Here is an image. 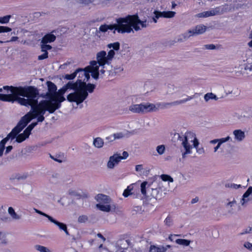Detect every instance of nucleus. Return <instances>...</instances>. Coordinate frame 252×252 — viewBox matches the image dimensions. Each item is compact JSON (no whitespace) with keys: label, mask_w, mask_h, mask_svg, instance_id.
Wrapping results in <instances>:
<instances>
[{"label":"nucleus","mask_w":252,"mask_h":252,"mask_svg":"<svg viewBox=\"0 0 252 252\" xmlns=\"http://www.w3.org/2000/svg\"><path fill=\"white\" fill-rule=\"evenodd\" d=\"M34 101L31 110L21 118L17 126L12 129L11 132L15 137L27 126L31 120L36 118L37 114H45L46 111L52 114L58 109L57 105L54 104L53 102L49 100H42L38 102L37 99L35 100Z\"/></svg>","instance_id":"obj_1"},{"label":"nucleus","mask_w":252,"mask_h":252,"mask_svg":"<svg viewBox=\"0 0 252 252\" xmlns=\"http://www.w3.org/2000/svg\"><path fill=\"white\" fill-rule=\"evenodd\" d=\"M82 83L84 84L83 89H80V93H72L67 96V100L69 102H75L77 104L83 102L88 96V92L92 93L94 92L95 86L94 84L88 83L82 81Z\"/></svg>","instance_id":"obj_2"},{"label":"nucleus","mask_w":252,"mask_h":252,"mask_svg":"<svg viewBox=\"0 0 252 252\" xmlns=\"http://www.w3.org/2000/svg\"><path fill=\"white\" fill-rule=\"evenodd\" d=\"M14 92L18 94V96L20 95L34 100L38 99V91L34 86L16 87L14 88Z\"/></svg>","instance_id":"obj_3"},{"label":"nucleus","mask_w":252,"mask_h":252,"mask_svg":"<svg viewBox=\"0 0 252 252\" xmlns=\"http://www.w3.org/2000/svg\"><path fill=\"white\" fill-rule=\"evenodd\" d=\"M117 24L107 25V30H115L118 32L130 33L132 30L126 24V17H120L116 19Z\"/></svg>","instance_id":"obj_4"},{"label":"nucleus","mask_w":252,"mask_h":252,"mask_svg":"<svg viewBox=\"0 0 252 252\" xmlns=\"http://www.w3.org/2000/svg\"><path fill=\"white\" fill-rule=\"evenodd\" d=\"M126 24L133 31V29L138 31L140 30L139 25L141 26L142 28L146 27V21H141L137 14L134 15H128L126 16Z\"/></svg>","instance_id":"obj_5"},{"label":"nucleus","mask_w":252,"mask_h":252,"mask_svg":"<svg viewBox=\"0 0 252 252\" xmlns=\"http://www.w3.org/2000/svg\"><path fill=\"white\" fill-rule=\"evenodd\" d=\"M157 109L155 105L153 104H133L131 105L129 110L133 113H144L155 111Z\"/></svg>","instance_id":"obj_6"},{"label":"nucleus","mask_w":252,"mask_h":252,"mask_svg":"<svg viewBox=\"0 0 252 252\" xmlns=\"http://www.w3.org/2000/svg\"><path fill=\"white\" fill-rule=\"evenodd\" d=\"M16 87L5 86H3V88L6 90L7 93L10 92L11 94H0V100L6 102H13L16 100L17 98L18 94H16L14 92V88Z\"/></svg>","instance_id":"obj_7"},{"label":"nucleus","mask_w":252,"mask_h":252,"mask_svg":"<svg viewBox=\"0 0 252 252\" xmlns=\"http://www.w3.org/2000/svg\"><path fill=\"white\" fill-rule=\"evenodd\" d=\"M66 89L63 86L61 89L56 92L55 95L53 103L55 105H57L58 109L61 106V103L65 100L63 94L66 92Z\"/></svg>","instance_id":"obj_8"},{"label":"nucleus","mask_w":252,"mask_h":252,"mask_svg":"<svg viewBox=\"0 0 252 252\" xmlns=\"http://www.w3.org/2000/svg\"><path fill=\"white\" fill-rule=\"evenodd\" d=\"M47 85L48 91L46 94V98L49 99L48 100L53 102L57 92V87L54 83L50 81L47 82Z\"/></svg>","instance_id":"obj_9"},{"label":"nucleus","mask_w":252,"mask_h":252,"mask_svg":"<svg viewBox=\"0 0 252 252\" xmlns=\"http://www.w3.org/2000/svg\"><path fill=\"white\" fill-rule=\"evenodd\" d=\"M64 86L66 90L71 89L75 91L74 93H80V89H83L84 86V84L82 83V80L78 79L75 83L69 81Z\"/></svg>","instance_id":"obj_10"},{"label":"nucleus","mask_w":252,"mask_h":252,"mask_svg":"<svg viewBox=\"0 0 252 252\" xmlns=\"http://www.w3.org/2000/svg\"><path fill=\"white\" fill-rule=\"evenodd\" d=\"M96 60L99 66H104L106 64H110L111 62L107 58L106 52L104 51H101L96 54Z\"/></svg>","instance_id":"obj_11"},{"label":"nucleus","mask_w":252,"mask_h":252,"mask_svg":"<svg viewBox=\"0 0 252 252\" xmlns=\"http://www.w3.org/2000/svg\"><path fill=\"white\" fill-rule=\"evenodd\" d=\"M52 47L47 44L41 43V51L43 52L41 55L38 56V60H43L48 58V50H51Z\"/></svg>","instance_id":"obj_12"},{"label":"nucleus","mask_w":252,"mask_h":252,"mask_svg":"<svg viewBox=\"0 0 252 252\" xmlns=\"http://www.w3.org/2000/svg\"><path fill=\"white\" fill-rule=\"evenodd\" d=\"M122 159V156L119 154H114L110 157L107 163V166L110 168H113L116 164H118Z\"/></svg>","instance_id":"obj_13"},{"label":"nucleus","mask_w":252,"mask_h":252,"mask_svg":"<svg viewBox=\"0 0 252 252\" xmlns=\"http://www.w3.org/2000/svg\"><path fill=\"white\" fill-rule=\"evenodd\" d=\"M15 137L13 135V134L10 132L9 134H7L6 137L3 138L0 142V157L2 156L3 155L6 143L9 139H11V140H13Z\"/></svg>","instance_id":"obj_14"},{"label":"nucleus","mask_w":252,"mask_h":252,"mask_svg":"<svg viewBox=\"0 0 252 252\" xmlns=\"http://www.w3.org/2000/svg\"><path fill=\"white\" fill-rule=\"evenodd\" d=\"M16 100H17L18 103L21 105L25 106L26 107L31 106V108L35 102L34 99H30L29 98H25L23 97H18V96H17Z\"/></svg>","instance_id":"obj_15"},{"label":"nucleus","mask_w":252,"mask_h":252,"mask_svg":"<svg viewBox=\"0 0 252 252\" xmlns=\"http://www.w3.org/2000/svg\"><path fill=\"white\" fill-rule=\"evenodd\" d=\"M49 220L51 222L54 223L55 224L57 225L60 228V229L63 230L67 235H69V233L67 230L66 224L56 220L52 217H49Z\"/></svg>","instance_id":"obj_16"},{"label":"nucleus","mask_w":252,"mask_h":252,"mask_svg":"<svg viewBox=\"0 0 252 252\" xmlns=\"http://www.w3.org/2000/svg\"><path fill=\"white\" fill-rule=\"evenodd\" d=\"M206 30V26L203 25H199L196 26L194 30H192V31H189V32L190 33L189 36L192 35L194 34H200L204 33L205 32Z\"/></svg>","instance_id":"obj_17"},{"label":"nucleus","mask_w":252,"mask_h":252,"mask_svg":"<svg viewBox=\"0 0 252 252\" xmlns=\"http://www.w3.org/2000/svg\"><path fill=\"white\" fill-rule=\"evenodd\" d=\"M219 13V7H217L215 9H212L210 11H206L200 13L198 14L199 17H208L215 16Z\"/></svg>","instance_id":"obj_18"},{"label":"nucleus","mask_w":252,"mask_h":252,"mask_svg":"<svg viewBox=\"0 0 252 252\" xmlns=\"http://www.w3.org/2000/svg\"><path fill=\"white\" fill-rule=\"evenodd\" d=\"M56 39V36L51 33H47L45 34L41 39V43L47 44L48 43L53 42Z\"/></svg>","instance_id":"obj_19"},{"label":"nucleus","mask_w":252,"mask_h":252,"mask_svg":"<svg viewBox=\"0 0 252 252\" xmlns=\"http://www.w3.org/2000/svg\"><path fill=\"white\" fill-rule=\"evenodd\" d=\"M78 70L79 71H80L81 74H82V76H84V78L81 79L82 81L85 82L88 81L90 78V72H89V69H87V67H86L84 69L78 68Z\"/></svg>","instance_id":"obj_20"},{"label":"nucleus","mask_w":252,"mask_h":252,"mask_svg":"<svg viewBox=\"0 0 252 252\" xmlns=\"http://www.w3.org/2000/svg\"><path fill=\"white\" fill-rule=\"evenodd\" d=\"M189 134H190V133H186V135L184 137L185 139L183 141V143H182V144L186 150V153H191V151H190L191 146H190V144L189 143L188 140V136Z\"/></svg>","instance_id":"obj_21"},{"label":"nucleus","mask_w":252,"mask_h":252,"mask_svg":"<svg viewBox=\"0 0 252 252\" xmlns=\"http://www.w3.org/2000/svg\"><path fill=\"white\" fill-rule=\"evenodd\" d=\"M89 72L91 73L92 76L95 79H97L99 77V67H87Z\"/></svg>","instance_id":"obj_22"},{"label":"nucleus","mask_w":252,"mask_h":252,"mask_svg":"<svg viewBox=\"0 0 252 252\" xmlns=\"http://www.w3.org/2000/svg\"><path fill=\"white\" fill-rule=\"evenodd\" d=\"M96 200L100 203H108L109 197L107 195L98 194L96 197Z\"/></svg>","instance_id":"obj_23"},{"label":"nucleus","mask_w":252,"mask_h":252,"mask_svg":"<svg viewBox=\"0 0 252 252\" xmlns=\"http://www.w3.org/2000/svg\"><path fill=\"white\" fill-rule=\"evenodd\" d=\"M235 138L241 141L245 138V133L240 129L235 130L233 131Z\"/></svg>","instance_id":"obj_24"},{"label":"nucleus","mask_w":252,"mask_h":252,"mask_svg":"<svg viewBox=\"0 0 252 252\" xmlns=\"http://www.w3.org/2000/svg\"><path fill=\"white\" fill-rule=\"evenodd\" d=\"M37 125V122H33L31 123L28 127L24 130L25 134L29 137L31 133V131L33 128Z\"/></svg>","instance_id":"obj_25"},{"label":"nucleus","mask_w":252,"mask_h":252,"mask_svg":"<svg viewBox=\"0 0 252 252\" xmlns=\"http://www.w3.org/2000/svg\"><path fill=\"white\" fill-rule=\"evenodd\" d=\"M29 136L25 134V132H23V133H21L18 134V133L16 135L15 137L14 138H16V142L17 143H21L26 140V138H28Z\"/></svg>","instance_id":"obj_26"},{"label":"nucleus","mask_w":252,"mask_h":252,"mask_svg":"<svg viewBox=\"0 0 252 252\" xmlns=\"http://www.w3.org/2000/svg\"><path fill=\"white\" fill-rule=\"evenodd\" d=\"M93 143L95 147L97 148H101L103 146L104 142L101 138L97 137L94 139Z\"/></svg>","instance_id":"obj_27"},{"label":"nucleus","mask_w":252,"mask_h":252,"mask_svg":"<svg viewBox=\"0 0 252 252\" xmlns=\"http://www.w3.org/2000/svg\"><path fill=\"white\" fill-rule=\"evenodd\" d=\"M96 206L97 208L102 211L108 212L111 210V207L109 205H105L100 204H97Z\"/></svg>","instance_id":"obj_28"},{"label":"nucleus","mask_w":252,"mask_h":252,"mask_svg":"<svg viewBox=\"0 0 252 252\" xmlns=\"http://www.w3.org/2000/svg\"><path fill=\"white\" fill-rule=\"evenodd\" d=\"M176 243L179 245L188 246L190 244V241L187 239H177L175 241Z\"/></svg>","instance_id":"obj_29"},{"label":"nucleus","mask_w":252,"mask_h":252,"mask_svg":"<svg viewBox=\"0 0 252 252\" xmlns=\"http://www.w3.org/2000/svg\"><path fill=\"white\" fill-rule=\"evenodd\" d=\"M8 212L13 219L15 220L20 219V217L15 213L12 207H9L8 209Z\"/></svg>","instance_id":"obj_30"},{"label":"nucleus","mask_w":252,"mask_h":252,"mask_svg":"<svg viewBox=\"0 0 252 252\" xmlns=\"http://www.w3.org/2000/svg\"><path fill=\"white\" fill-rule=\"evenodd\" d=\"M11 17V16L10 15H6L3 17H0V23L4 24L9 23Z\"/></svg>","instance_id":"obj_31"},{"label":"nucleus","mask_w":252,"mask_h":252,"mask_svg":"<svg viewBox=\"0 0 252 252\" xmlns=\"http://www.w3.org/2000/svg\"><path fill=\"white\" fill-rule=\"evenodd\" d=\"M176 13L174 11H163V17L164 18H172L173 17Z\"/></svg>","instance_id":"obj_32"},{"label":"nucleus","mask_w":252,"mask_h":252,"mask_svg":"<svg viewBox=\"0 0 252 252\" xmlns=\"http://www.w3.org/2000/svg\"><path fill=\"white\" fill-rule=\"evenodd\" d=\"M160 178L162 181L164 182L169 181L170 182H173V179L169 175L167 174H162L160 176Z\"/></svg>","instance_id":"obj_33"},{"label":"nucleus","mask_w":252,"mask_h":252,"mask_svg":"<svg viewBox=\"0 0 252 252\" xmlns=\"http://www.w3.org/2000/svg\"><path fill=\"white\" fill-rule=\"evenodd\" d=\"M78 71L79 70L78 69H77L73 73H71L70 74H66L65 75L64 78L67 80H72L76 76Z\"/></svg>","instance_id":"obj_34"},{"label":"nucleus","mask_w":252,"mask_h":252,"mask_svg":"<svg viewBox=\"0 0 252 252\" xmlns=\"http://www.w3.org/2000/svg\"><path fill=\"white\" fill-rule=\"evenodd\" d=\"M108 47L109 48H113V50L118 51L120 49V43L118 42L110 43L108 45Z\"/></svg>","instance_id":"obj_35"},{"label":"nucleus","mask_w":252,"mask_h":252,"mask_svg":"<svg viewBox=\"0 0 252 252\" xmlns=\"http://www.w3.org/2000/svg\"><path fill=\"white\" fill-rule=\"evenodd\" d=\"M216 95L210 93L206 94L204 96V99L206 101H208L210 99H216Z\"/></svg>","instance_id":"obj_36"},{"label":"nucleus","mask_w":252,"mask_h":252,"mask_svg":"<svg viewBox=\"0 0 252 252\" xmlns=\"http://www.w3.org/2000/svg\"><path fill=\"white\" fill-rule=\"evenodd\" d=\"M229 137H227L224 138H221L220 139V141L218 143V145L214 148V152H216L219 148L220 147L221 143L227 141L229 139Z\"/></svg>","instance_id":"obj_37"},{"label":"nucleus","mask_w":252,"mask_h":252,"mask_svg":"<svg viewBox=\"0 0 252 252\" xmlns=\"http://www.w3.org/2000/svg\"><path fill=\"white\" fill-rule=\"evenodd\" d=\"M36 247L37 250L40 252H51V251L45 247L40 245H37Z\"/></svg>","instance_id":"obj_38"},{"label":"nucleus","mask_w":252,"mask_h":252,"mask_svg":"<svg viewBox=\"0 0 252 252\" xmlns=\"http://www.w3.org/2000/svg\"><path fill=\"white\" fill-rule=\"evenodd\" d=\"M12 31V29L8 27L0 26V33L8 32Z\"/></svg>","instance_id":"obj_39"},{"label":"nucleus","mask_w":252,"mask_h":252,"mask_svg":"<svg viewBox=\"0 0 252 252\" xmlns=\"http://www.w3.org/2000/svg\"><path fill=\"white\" fill-rule=\"evenodd\" d=\"M132 190L131 188H130L129 186H128L127 188L124 190L123 195L124 197H128L130 194H131V190Z\"/></svg>","instance_id":"obj_40"},{"label":"nucleus","mask_w":252,"mask_h":252,"mask_svg":"<svg viewBox=\"0 0 252 252\" xmlns=\"http://www.w3.org/2000/svg\"><path fill=\"white\" fill-rule=\"evenodd\" d=\"M147 184V182L145 181L141 184V191L142 194L146 195V186Z\"/></svg>","instance_id":"obj_41"},{"label":"nucleus","mask_w":252,"mask_h":252,"mask_svg":"<svg viewBox=\"0 0 252 252\" xmlns=\"http://www.w3.org/2000/svg\"><path fill=\"white\" fill-rule=\"evenodd\" d=\"M157 152L159 155L163 154L164 153V151H165V147H164V146L163 145L158 146L157 147Z\"/></svg>","instance_id":"obj_42"},{"label":"nucleus","mask_w":252,"mask_h":252,"mask_svg":"<svg viewBox=\"0 0 252 252\" xmlns=\"http://www.w3.org/2000/svg\"><path fill=\"white\" fill-rule=\"evenodd\" d=\"M149 252H163L161 249L155 246H151L149 250Z\"/></svg>","instance_id":"obj_43"},{"label":"nucleus","mask_w":252,"mask_h":252,"mask_svg":"<svg viewBox=\"0 0 252 252\" xmlns=\"http://www.w3.org/2000/svg\"><path fill=\"white\" fill-rule=\"evenodd\" d=\"M115 54V53L113 50H110L108 52L107 57V58L108 59L109 61L110 62L112 60L113 58H114Z\"/></svg>","instance_id":"obj_44"},{"label":"nucleus","mask_w":252,"mask_h":252,"mask_svg":"<svg viewBox=\"0 0 252 252\" xmlns=\"http://www.w3.org/2000/svg\"><path fill=\"white\" fill-rule=\"evenodd\" d=\"M88 220V218L86 215H82L79 217L78 218V222L80 223H84L86 222Z\"/></svg>","instance_id":"obj_45"},{"label":"nucleus","mask_w":252,"mask_h":252,"mask_svg":"<svg viewBox=\"0 0 252 252\" xmlns=\"http://www.w3.org/2000/svg\"><path fill=\"white\" fill-rule=\"evenodd\" d=\"M252 192V187H250L248 188L247 190L244 193V194L243 195V198H247L248 197L250 194Z\"/></svg>","instance_id":"obj_46"},{"label":"nucleus","mask_w":252,"mask_h":252,"mask_svg":"<svg viewBox=\"0 0 252 252\" xmlns=\"http://www.w3.org/2000/svg\"><path fill=\"white\" fill-rule=\"evenodd\" d=\"M172 222V220L171 218L169 216H168L164 220L165 224L169 226L171 225Z\"/></svg>","instance_id":"obj_47"},{"label":"nucleus","mask_w":252,"mask_h":252,"mask_svg":"<svg viewBox=\"0 0 252 252\" xmlns=\"http://www.w3.org/2000/svg\"><path fill=\"white\" fill-rule=\"evenodd\" d=\"M99 31H100L101 32H106L108 31L107 25L106 24L101 25L99 28Z\"/></svg>","instance_id":"obj_48"},{"label":"nucleus","mask_w":252,"mask_h":252,"mask_svg":"<svg viewBox=\"0 0 252 252\" xmlns=\"http://www.w3.org/2000/svg\"><path fill=\"white\" fill-rule=\"evenodd\" d=\"M44 114H37V120L38 122H42L45 120V117L44 116Z\"/></svg>","instance_id":"obj_49"},{"label":"nucleus","mask_w":252,"mask_h":252,"mask_svg":"<svg viewBox=\"0 0 252 252\" xmlns=\"http://www.w3.org/2000/svg\"><path fill=\"white\" fill-rule=\"evenodd\" d=\"M114 137V140L116 139H120L124 136V134L122 132L114 133L113 135Z\"/></svg>","instance_id":"obj_50"},{"label":"nucleus","mask_w":252,"mask_h":252,"mask_svg":"<svg viewBox=\"0 0 252 252\" xmlns=\"http://www.w3.org/2000/svg\"><path fill=\"white\" fill-rule=\"evenodd\" d=\"M154 14H155L156 18H157V19H158L160 17H163V12L155 11L154 12Z\"/></svg>","instance_id":"obj_51"},{"label":"nucleus","mask_w":252,"mask_h":252,"mask_svg":"<svg viewBox=\"0 0 252 252\" xmlns=\"http://www.w3.org/2000/svg\"><path fill=\"white\" fill-rule=\"evenodd\" d=\"M97 63H97V61H91V62H90V65L87 66V67H93V68H95V67H99L97 65Z\"/></svg>","instance_id":"obj_52"},{"label":"nucleus","mask_w":252,"mask_h":252,"mask_svg":"<svg viewBox=\"0 0 252 252\" xmlns=\"http://www.w3.org/2000/svg\"><path fill=\"white\" fill-rule=\"evenodd\" d=\"M79 2L81 3H84L85 4H88L90 3H92L94 1V0H78Z\"/></svg>","instance_id":"obj_53"},{"label":"nucleus","mask_w":252,"mask_h":252,"mask_svg":"<svg viewBox=\"0 0 252 252\" xmlns=\"http://www.w3.org/2000/svg\"><path fill=\"white\" fill-rule=\"evenodd\" d=\"M204 46H205V49H208V50H213V49H215L216 48L215 45L214 44H207V45H205Z\"/></svg>","instance_id":"obj_54"},{"label":"nucleus","mask_w":252,"mask_h":252,"mask_svg":"<svg viewBox=\"0 0 252 252\" xmlns=\"http://www.w3.org/2000/svg\"><path fill=\"white\" fill-rule=\"evenodd\" d=\"M35 212L36 213H37L38 214H40L41 215H42V216L46 217L47 218H48V220H49V217H51L50 216L48 215L47 214H45V213H43V212H41V211H39L38 210L35 209Z\"/></svg>","instance_id":"obj_55"},{"label":"nucleus","mask_w":252,"mask_h":252,"mask_svg":"<svg viewBox=\"0 0 252 252\" xmlns=\"http://www.w3.org/2000/svg\"><path fill=\"white\" fill-rule=\"evenodd\" d=\"M245 247L247 248L248 249L252 251V244L250 242H246L244 244Z\"/></svg>","instance_id":"obj_56"},{"label":"nucleus","mask_w":252,"mask_h":252,"mask_svg":"<svg viewBox=\"0 0 252 252\" xmlns=\"http://www.w3.org/2000/svg\"><path fill=\"white\" fill-rule=\"evenodd\" d=\"M128 156V154L127 152L124 151L123 153V156H122V159L126 158Z\"/></svg>","instance_id":"obj_57"},{"label":"nucleus","mask_w":252,"mask_h":252,"mask_svg":"<svg viewBox=\"0 0 252 252\" xmlns=\"http://www.w3.org/2000/svg\"><path fill=\"white\" fill-rule=\"evenodd\" d=\"M13 149V147L12 146H8L6 147V150H5V154H8L9 153L11 150Z\"/></svg>","instance_id":"obj_58"},{"label":"nucleus","mask_w":252,"mask_h":252,"mask_svg":"<svg viewBox=\"0 0 252 252\" xmlns=\"http://www.w3.org/2000/svg\"><path fill=\"white\" fill-rule=\"evenodd\" d=\"M193 142V146L194 147H196L198 146V140H197V139L194 137V138H193V140H192Z\"/></svg>","instance_id":"obj_59"},{"label":"nucleus","mask_w":252,"mask_h":252,"mask_svg":"<svg viewBox=\"0 0 252 252\" xmlns=\"http://www.w3.org/2000/svg\"><path fill=\"white\" fill-rule=\"evenodd\" d=\"M198 197H195L194 198H193L191 200V203L192 204H194V203H196L197 202H198Z\"/></svg>","instance_id":"obj_60"},{"label":"nucleus","mask_w":252,"mask_h":252,"mask_svg":"<svg viewBox=\"0 0 252 252\" xmlns=\"http://www.w3.org/2000/svg\"><path fill=\"white\" fill-rule=\"evenodd\" d=\"M97 236L99 237L102 239L103 241L105 240V238L104 237V236L101 234V233H98L97 234Z\"/></svg>","instance_id":"obj_61"},{"label":"nucleus","mask_w":252,"mask_h":252,"mask_svg":"<svg viewBox=\"0 0 252 252\" xmlns=\"http://www.w3.org/2000/svg\"><path fill=\"white\" fill-rule=\"evenodd\" d=\"M18 39V37L17 36H12L11 38L10 41H15L17 40Z\"/></svg>","instance_id":"obj_62"},{"label":"nucleus","mask_w":252,"mask_h":252,"mask_svg":"<svg viewBox=\"0 0 252 252\" xmlns=\"http://www.w3.org/2000/svg\"><path fill=\"white\" fill-rule=\"evenodd\" d=\"M141 168H142L141 165H137L135 167V170L136 171H139L141 169Z\"/></svg>","instance_id":"obj_63"},{"label":"nucleus","mask_w":252,"mask_h":252,"mask_svg":"<svg viewBox=\"0 0 252 252\" xmlns=\"http://www.w3.org/2000/svg\"><path fill=\"white\" fill-rule=\"evenodd\" d=\"M50 157L53 159L54 160L56 161H58V162H62V160H60V159H58L57 158H54L53 156H52L51 155H50Z\"/></svg>","instance_id":"obj_64"}]
</instances>
